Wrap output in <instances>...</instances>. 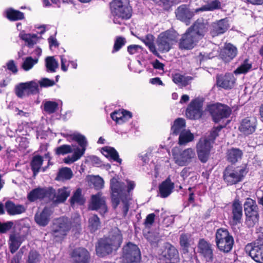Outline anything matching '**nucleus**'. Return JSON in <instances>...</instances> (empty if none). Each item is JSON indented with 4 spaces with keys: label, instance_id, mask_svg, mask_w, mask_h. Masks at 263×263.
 I'll return each instance as SVG.
<instances>
[{
    "label": "nucleus",
    "instance_id": "f257e3e1",
    "mask_svg": "<svg viewBox=\"0 0 263 263\" xmlns=\"http://www.w3.org/2000/svg\"><path fill=\"white\" fill-rule=\"evenodd\" d=\"M215 243L220 252L228 253L232 249L234 239L227 229L219 228L215 234Z\"/></svg>",
    "mask_w": 263,
    "mask_h": 263
},
{
    "label": "nucleus",
    "instance_id": "f03ea898",
    "mask_svg": "<svg viewBox=\"0 0 263 263\" xmlns=\"http://www.w3.org/2000/svg\"><path fill=\"white\" fill-rule=\"evenodd\" d=\"M178 36V33L173 29L161 32L157 40L159 50L162 52L169 51L177 43Z\"/></svg>",
    "mask_w": 263,
    "mask_h": 263
},
{
    "label": "nucleus",
    "instance_id": "7ed1b4c3",
    "mask_svg": "<svg viewBox=\"0 0 263 263\" xmlns=\"http://www.w3.org/2000/svg\"><path fill=\"white\" fill-rule=\"evenodd\" d=\"M126 185L123 182L120 181L115 177L110 180L111 198L113 208L116 209L120 200L125 198L127 196Z\"/></svg>",
    "mask_w": 263,
    "mask_h": 263
},
{
    "label": "nucleus",
    "instance_id": "20e7f679",
    "mask_svg": "<svg viewBox=\"0 0 263 263\" xmlns=\"http://www.w3.org/2000/svg\"><path fill=\"white\" fill-rule=\"evenodd\" d=\"M247 173V171L243 167L229 165L223 172V178L227 185H232L241 182Z\"/></svg>",
    "mask_w": 263,
    "mask_h": 263
},
{
    "label": "nucleus",
    "instance_id": "39448f33",
    "mask_svg": "<svg viewBox=\"0 0 263 263\" xmlns=\"http://www.w3.org/2000/svg\"><path fill=\"white\" fill-rule=\"evenodd\" d=\"M246 217V224L248 228H253L258 222V208L255 200L248 198L243 204Z\"/></svg>",
    "mask_w": 263,
    "mask_h": 263
},
{
    "label": "nucleus",
    "instance_id": "423d86ee",
    "mask_svg": "<svg viewBox=\"0 0 263 263\" xmlns=\"http://www.w3.org/2000/svg\"><path fill=\"white\" fill-rule=\"evenodd\" d=\"M172 155L175 162L179 166L188 165L196 159V153L192 148H187L180 151L175 147L172 149Z\"/></svg>",
    "mask_w": 263,
    "mask_h": 263
},
{
    "label": "nucleus",
    "instance_id": "0eeeda50",
    "mask_svg": "<svg viewBox=\"0 0 263 263\" xmlns=\"http://www.w3.org/2000/svg\"><path fill=\"white\" fill-rule=\"evenodd\" d=\"M68 136L71 140L77 141L81 147V149L77 147L76 150L71 156H68L64 158V161L65 163L70 164L78 160L83 156L86 150L87 142L85 136L80 134H73L69 135Z\"/></svg>",
    "mask_w": 263,
    "mask_h": 263
},
{
    "label": "nucleus",
    "instance_id": "6e6552de",
    "mask_svg": "<svg viewBox=\"0 0 263 263\" xmlns=\"http://www.w3.org/2000/svg\"><path fill=\"white\" fill-rule=\"evenodd\" d=\"M70 225L68 218L62 217L58 219L53 224L51 234L56 241L63 239L69 231Z\"/></svg>",
    "mask_w": 263,
    "mask_h": 263
},
{
    "label": "nucleus",
    "instance_id": "1a4fd4ad",
    "mask_svg": "<svg viewBox=\"0 0 263 263\" xmlns=\"http://www.w3.org/2000/svg\"><path fill=\"white\" fill-rule=\"evenodd\" d=\"M122 257L125 263H140V251L137 245L129 242L123 248Z\"/></svg>",
    "mask_w": 263,
    "mask_h": 263
},
{
    "label": "nucleus",
    "instance_id": "9d476101",
    "mask_svg": "<svg viewBox=\"0 0 263 263\" xmlns=\"http://www.w3.org/2000/svg\"><path fill=\"white\" fill-rule=\"evenodd\" d=\"M112 15L117 16H132V8L128 0H114L110 4Z\"/></svg>",
    "mask_w": 263,
    "mask_h": 263
},
{
    "label": "nucleus",
    "instance_id": "9b49d317",
    "mask_svg": "<svg viewBox=\"0 0 263 263\" xmlns=\"http://www.w3.org/2000/svg\"><path fill=\"white\" fill-rule=\"evenodd\" d=\"M209 111L214 122L218 123L222 119L229 117L232 113V109L226 104L216 103L210 107Z\"/></svg>",
    "mask_w": 263,
    "mask_h": 263
},
{
    "label": "nucleus",
    "instance_id": "f8f14e48",
    "mask_svg": "<svg viewBox=\"0 0 263 263\" xmlns=\"http://www.w3.org/2000/svg\"><path fill=\"white\" fill-rule=\"evenodd\" d=\"M212 147L211 142L206 139H200L197 143V154L199 160L202 163H206L209 160Z\"/></svg>",
    "mask_w": 263,
    "mask_h": 263
},
{
    "label": "nucleus",
    "instance_id": "ddd939ff",
    "mask_svg": "<svg viewBox=\"0 0 263 263\" xmlns=\"http://www.w3.org/2000/svg\"><path fill=\"white\" fill-rule=\"evenodd\" d=\"M55 190L52 187H38L31 191L28 195V199L30 201H34L38 199L48 198L49 200L55 198Z\"/></svg>",
    "mask_w": 263,
    "mask_h": 263
},
{
    "label": "nucleus",
    "instance_id": "4468645a",
    "mask_svg": "<svg viewBox=\"0 0 263 263\" xmlns=\"http://www.w3.org/2000/svg\"><path fill=\"white\" fill-rule=\"evenodd\" d=\"M39 92V85L35 81L21 83L17 85L18 97L23 98L30 95L37 93Z\"/></svg>",
    "mask_w": 263,
    "mask_h": 263
},
{
    "label": "nucleus",
    "instance_id": "2eb2a0df",
    "mask_svg": "<svg viewBox=\"0 0 263 263\" xmlns=\"http://www.w3.org/2000/svg\"><path fill=\"white\" fill-rule=\"evenodd\" d=\"M200 40L188 29L182 35L179 41V48L181 49H192Z\"/></svg>",
    "mask_w": 263,
    "mask_h": 263
},
{
    "label": "nucleus",
    "instance_id": "dca6fc26",
    "mask_svg": "<svg viewBox=\"0 0 263 263\" xmlns=\"http://www.w3.org/2000/svg\"><path fill=\"white\" fill-rule=\"evenodd\" d=\"M198 252L206 262L213 260L214 254L212 245L204 239H200L198 243Z\"/></svg>",
    "mask_w": 263,
    "mask_h": 263
},
{
    "label": "nucleus",
    "instance_id": "f3484780",
    "mask_svg": "<svg viewBox=\"0 0 263 263\" xmlns=\"http://www.w3.org/2000/svg\"><path fill=\"white\" fill-rule=\"evenodd\" d=\"M245 251L256 262L263 263V248L251 242L246 246Z\"/></svg>",
    "mask_w": 263,
    "mask_h": 263
},
{
    "label": "nucleus",
    "instance_id": "a211bd4d",
    "mask_svg": "<svg viewBox=\"0 0 263 263\" xmlns=\"http://www.w3.org/2000/svg\"><path fill=\"white\" fill-rule=\"evenodd\" d=\"M118 250L117 248L112 246L110 243L105 237L101 239L98 245L96 246L97 254L100 257H103L111 253L114 251Z\"/></svg>",
    "mask_w": 263,
    "mask_h": 263
},
{
    "label": "nucleus",
    "instance_id": "6ab92c4d",
    "mask_svg": "<svg viewBox=\"0 0 263 263\" xmlns=\"http://www.w3.org/2000/svg\"><path fill=\"white\" fill-rule=\"evenodd\" d=\"M202 115V103L197 100L192 101L186 109V116L190 119H197Z\"/></svg>",
    "mask_w": 263,
    "mask_h": 263
},
{
    "label": "nucleus",
    "instance_id": "aec40b11",
    "mask_svg": "<svg viewBox=\"0 0 263 263\" xmlns=\"http://www.w3.org/2000/svg\"><path fill=\"white\" fill-rule=\"evenodd\" d=\"M236 79L233 73H228L224 75H217L216 83L218 87L225 89H231L234 85Z\"/></svg>",
    "mask_w": 263,
    "mask_h": 263
},
{
    "label": "nucleus",
    "instance_id": "412c9836",
    "mask_svg": "<svg viewBox=\"0 0 263 263\" xmlns=\"http://www.w3.org/2000/svg\"><path fill=\"white\" fill-rule=\"evenodd\" d=\"M242 206L240 201L235 198L231 205V218L233 224L236 225L241 222L242 217Z\"/></svg>",
    "mask_w": 263,
    "mask_h": 263
},
{
    "label": "nucleus",
    "instance_id": "4be33fe9",
    "mask_svg": "<svg viewBox=\"0 0 263 263\" xmlns=\"http://www.w3.org/2000/svg\"><path fill=\"white\" fill-rule=\"evenodd\" d=\"M256 127V119L254 117H247L241 121L239 130L244 135H249L255 132Z\"/></svg>",
    "mask_w": 263,
    "mask_h": 263
},
{
    "label": "nucleus",
    "instance_id": "5701e85b",
    "mask_svg": "<svg viewBox=\"0 0 263 263\" xmlns=\"http://www.w3.org/2000/svg\"><path fill=\"white\" fill-rule=\"evenodd\" d=\"M187 29L199 40H201L208 30L207 24L204 22L202 19L199 18Z\"/></svg>",
    "mask_w": 263,
    "mask_h": 263
},
{
    "label": "nucleus",
    "instance_id": "b1692460",
    "mask_svg": "<svg viewBox=\"0 0 263 263\" xmlns=\"http://www.w3.org/2000/svg\"><path fill=\"white\" fill-rule=\"evenodd\" d=\"M71 257L76 263H88L90 254L85 248H79L73 250Z\"/></svg>",
    "mask_w": 263,
    "mask_h": 263
},
{
    "label": "nucleus",
    "instance_id": "393cba45",
    "mask_svg": "<svg viewBox=\"0 0 263 263\" xmlns=\"http://www.w3.org/2000/svg\"><path fill=\"white\" fill-rule=\"evenodd\" d=\"M237 49L231 43H226L223 49L221 50L219 56L226 62H228L236 57Z\"/></svg>",
    "mask_w": 263,
    "mask_h": 263
},
{
    "label": "nucleus",
    "instance_id": "a878e982",
    "mask_svg": "<svg viewBox=\"0 0 263 263\" xmlns=\"http://www.w3.org/2000/svg\"><path fill=\"white\" fill-rule=\"evenodd\" d=\"M114 248L118 249L120 247L123 241V236L121 231L117 227L112 228L109 232L108 237H105Z\"/></svg>",
    "mask_w": 263,
    "mask_h": 263
},
{
    "label": "nucleus",
    "instance_id": "bb28decb",
    "mask_svg": "<svg viewBox=\"0 0 263 263\" xmlns=\"http://www.w3.org/2000/svg\"><path fill=\"white\" fill-rule=\"evenodd\" d=\"M174 183L171 181L170 177L163 181L159 185V194L161 197L166 198L173 192Z\"/></svg>",
    "mask_w": 263,
    "mask_h": 263
},
{
    "label": "nucleus",
    "instance_id": "cd10ccee",
    "mask_svg": "<svg viewBox=\"0 0 263 263\" xmlns=\"http://www.w3.org/2000/svg\"><path fill=\"white\" fill-rule=\"evenodd\" d=\"M212 27L213 30L211 31V34L212 36H214L225 32L228 29L229 25L227 18H224L214 23Z\"/></svg>",
    "mask_w": 263,
    "mask_h": 263
},
{
    "label": "nucleus",
    "instance_id": "c85d7f7f",
    "mask_svg": "<svg viewBox=\"0 0 263 263\" xmlns=\"http://www.w3.org/2000/svg\"><path fill=\"white\" fill-rule=\"evenodd\" d=\"M99 209H102L104 212L107 211L105 198L102 196L101 193L91 196V209L97 210Z\"/></svg>",
    "mask_w": 263,
    "mask_h": 263
},
{
    "label": "nucleus",
    "instance_id": "c756f323",
    "mask_svg": "<svg viewBox=\"0 0 263 263\" xmlns=\"http://www.w3.org/2000/svg\"><path fill=\"white\" fill-rule=\"evenodd\" d=\"M193 243V239L191 234L182 233L180 235L179 244L181 248V252L183 254L189 253V248Z\"/></svg>",
    "mask_w": 263,
    "mask_h": 263
},
{
    "label": "nucleus",
    "instance_id": "7c9ffc66",
    "mask_svg": "<svg viewBox=\"0 0 263 263\" xmlns=\"http://www.w3.org/2000/svg\"><path fill=\"white\" fill-rule=\"evenodd\" d=\"M178 255V251L177 249L169 242H165L163 244V250L160 255L168 260L175 258Z\"/></svg>",
    "mask_w": 263,
    "mask_h": 263
},
{
    "label": "nucleus",
    "instance_id": "2f4dec72",
    "mask_svg": "<svg viewBox=\"0 0 263 263\" xmlns=\"http://www.w3.org/2000/svg\"><path fill=\"white\" fill-rule=\"evenodd\" d=\"M50 210L48 208H45L42 212L36 213L34 216L35 222L41 226H46L50 220Z\"/></svg>",
    "mask_w": 263,
    "mask_h": 263
},
{
    "label": "nucleus",
    "instance_id": "473e14b6",
    "mask_svg": "<svg viewBox=\"0 0 263 263\" xmlns=\"http://www.w3.org/2000/svg\"><path fill=\"white\" fill-rule=\"evenodd\" d=\"M185 121L182 118H178L174 122L173 125L172 126L171 129L172 134L174 135H180L183 132L186 130Z\"/></svg>",
    "mask_w": 263,
    "mask_h": 263
},
{
    "label": "nucleus",
    "instance_id": "72a5a7b5",
    "mask_svg": "<svg viewBox=\"0 0 263 263\" xmlns=\"http://www.w3.org/2000/svg\"><path fill=\"white\" fill-rule=\"evenodd\" d=\"M242 155V152L239 148H232L228 150L227 157L228 160L235 163L241 159Z\"/></svg>",
    "mask_w": 263,
    "mask_h": 263
},
{
    "label": "nucleus",
    "instance_id": "f704fd0d",
    "mask_svg": "<svg viewBox=\"0 0 263 263\" xmlns=\"http://www.w3.org/2000/svg\"><path fill=\"white\" fill-rule=\"evenodd\" d=\"M70 193V191L68 188L63 187L60 189L57 193L55 191V198L53 199H50V200L58 203L63 202L69 196Z\"/></svg>",
    "mask_w": 263,
    "mask_h": 263
},
{
    "label": "nucleus",
    "instance_id": "c9c22d12",
    "mask_svg": "<svg viewBox=\"0 0 263 263\" xmlns=\"http://www.w3.org/2000/svg\"><path fill=\"white\" fill-rule=\"evenodd\" d=\"M193 78L190 76L185 77L179 73H176L173 76V82L181 86H186L192 80Z\"/></svg>",
    "mask_w": 263,
    "mask_h": 263
},
{
    "label": "nucleus",
    "instance_id": "e433bc0d",
    "mask_svg": "<svg viewBox=\"0 0 263 263\" xmlns=\"http://www.w3.org/2000/svg\"><path fill=\"white\" fill-rule=\"evenodd\" d=\"M194 139L193 134L191 133L190 130H186L179 135L178 143L180 145H185L187 143L193 141Z\"/></svg>",
    "mask_w": 263,
    "mask_h": 263
},
{
    "label": "nucleus",
    "instance_id": "4c0bfd02",
    "mask_svg": "<svg viewBox=\"0 0 263 263\" xmlns=\"http://www.w3.org/2000/svg\"><path fill=\"white\" fill-rule=\"evenodd\" d=\"M102 149L106 153L104 154L106 157H109L114 161L121 163L122 159L119 158L118 153L114 148L105 147Z\"/></svg>",
    "mask_w": 263,
    "mask_h": 263
},
{
    "label": "nucleus",
    "instance_id": "58836bf2",
    "mask_svg": "<svg viewBox=\"0 0 263 263\" xmlns=\"http://www.w3.org/2000/svg\"><path fill=\"white\" fill-rule=\"evenodd\" d=\"M101 227L99 218L97 215H93L88 219V228L91 232H95Z\"/></svg>",
    "mask_w": 263,
    "mask_h": 263
},
{
    "label": "nucleus",
    "instance_id": "ea45409f",
    "mask_svg": "<svg viewBox=\"0 0 263 263\" xmlns=\"http://www.w3.org/2000/svg\"><path fill=\"white\" fill-rule=\"evenodd\" d=\"M43 162V159L42 157L41 156L36 155L33 157L31 162V166L34 175H36V174L39 172Z\"/></svg>",
    "mask_w": 263,
    "mask_h": 263
},
{
    "label": "nucleus",
    "instance_id": "a19ab883",
    "mask_svg": "<svg viewBox=\"0 0 263 263\" xmlns=\"http://www.w3.org/2000/svg\"><path fill=\"white\" fill-rule=\"evenodd\" d=\"M47 71L50 72H54L59 67L58 61L53 57H48L45 59Z\"/></svg>",
    "mask_w": 263,
    "mask_h": 263
},
{
    "label": "nucleus",
    "instance_id": "79ce46f5",
    "mask_svg": "<svg viewBox=\"0 0 263 263\" xmlns=\"http://www.w3.org/2000/svg\"><path fill=\"white\" fill-rule=\"evenodd\" d=\"M141 40L149 48L150 51L154 54L157 53V51L154 44V37L152 34H148L144 38L141 39Z\"/></svg>",
    "mask_w": 263,
    "mask_h": 263
},
{
    "label": "nucleus",
    "instance_id": "37998d69",
    "mask_svg": "<svg viewBox=\"0 0 263 263\" xmlns=\"http://www.w3.org/2000/svg\"><path fill=\"white\" fill-rule=\"evenodd\" d=\"M76 145H62L55 149V154L58 155H65L74 152L76 150Z\"/></svg>",
    "mask_w": 263,
    "mask_h": 263
},
{
    "label": "nucleus",
    "instance_id": "c03bdc74",
    "mask_svg": "<svg viewBox=\"0 0 263 263\" xmlns=\"http://www.w3.org/2000/svg\"><path fill=\"white\" fill-rule=\"evenodd\" d=\"M176 16H191L195 15L185 5L179 6L175 11Z\"/></svg>",
    "mask_w": 263,
    "mask_h": 263
},
{
    "label": "nucleus",
    "instance_id": "a18cd8bd",
    "mask_svg": "<svg viewBox=\"0 0 263 263\" xmlns=\"http://www.w3.org/2000/svg\"><path fill=\"white\" fill-rule=\"evenodd\" d=\"M73 176L71 170L68 167H64L60 170L57 179L59 180H69Z\"/></svg>",
    "mask_w": 263,
    "mask_h": 263
},
{
    "label": "nucleus",
    "instance_id": "49530a36",
    "mask_svg": "<svg viewBox=\"0 0 263 263\" xmlns=\"http://www.w3.org/2000/svg\"><path fill=\"white\" fill-rule=\"evenodd\" d=\"M220 6V2L218 0H214L207 5L195 10V12L211 11L218 9Z\"/></svg>",
    "mask_w": 263,
    "mask_h": 263
},
{
    "label": "nucleus",
    "instance_id": "de8ad7c7",
    "mask_svg": "<svg viewBox=\"0 0 263 263\" xmlns=\"http://www.w3.org/2000/svg\"><path fill=\"white\" fill-rule=\"evenodd\" d=\"M58 109V103L54 101H47L44 104V111L49 114L55 112Z\"/></svg>",
    "mask_w": 263,
    "mask_h": 263
},
{
    "label": "nucleus",
    "instance_id": "09e8293b",
    "mask_svg": "<svg viewBox=\"0 0 263 263\" xmlns=\"http://www.w3.org/2000/svg\"><path fill=\"white\" fill-rule=\"evenodd\" d=\"M68 221L70 225L69 230L71 228H76L77 230L81 229V218L79 214H73L70 219L68 218Z\"/></svg>",
    "mask_w": 263,
    "mask_h": 263
},
{
    "label": "nucleus",
    "instance_id": "8fccbe9b",
    "mask_svg": "<svg viewBox=\"0 0 263 263\" xmlns=\"http://www.w3.org/2000/svg\"><path fill=\"white\" fill-rule=\"evenodd\" d=\"M38 62L37 59H33L31 57H28L25 58L21 67L25 71H28L31 69L34 65Z\"/></svg>",
    "mask_w": 263,
    "mask_h": 263
},
{
    "label": "nucleus",
    "instance_id": "3c124183",
    "mask_svg": "<svg viewBox=\"0 0 263 263\" xmlns=\"http://www.w3.org/2000/svg\"><path fill=\"white\" fill-rule=\"evenodd\" d=\"M19 36L20 38L27 43V45L30 47L33 46L36 43L37 38L36 35L33 34L31 35L30 34H23L21 33Z\"/></svg>",
    "mask_w": 263,
    "mask_h": 263
},
{
    "label": "nucleus",
    "instance_id": "603ef678",
    "mask_svg": "<svg viewBox=\"0 0 263 263\" xmlns=\"http://www.w3.org/2000/svg\"><path fill=\"white\" fill-rule=\"evenodd\" d=\"M224 127V126L218 125L217 126H214L211 130L210 131V134L208 137L206 139L210 142L211 144L214 142V141L216 137L218 136L219 132Z\"/></svg>",
    "mask_w": 263,
    "mask_h": 263
},
{
    "label": "nucleus",
    "instance_id": "864d4df0",
    "mask_svg": "<svg viewBox=\"0 0 263 263\" xmlns=\"http://www.w3.org/2000/svg\"><path fill=\"white\" fill-rule=\"evenodd\" d=\"M81 192V190L80 188L78 189L76 191L74 194L70 199V202L71 204H73L75 203H77L80 204H82L84 203V200L82 196Z\"/></svg>",
    "mask_w": 263,
    "mask_h": 263
},
{
    "label": "nucleus",
    "instance_id": "5fc2aeb1",
    "mask_svg": "<svg viewBox=\"0 0 263 263\" xmlns=\"http://www.w3.org/2000/svg\"><path fill=\"white\" fill-rule=\"evenodd\" d=\"M126 39L122 36H117L115 41L112 53L119 51L126 43Z\"/></svg>",
    "mask_w": 263,
    "mask_h": 263
},
{
    "label": "nucleus",
    "instance_id": "6e6d98bb",
    "mask_svg": "<svg viewBox=\"0 0 263 263\" xmlns=\"http://www.w3.org/2000/svg\"><path fill=\"white\" fill-rule=\"evenodd\" d=\"M251 67V64L248 63V60H246L244 63L234 71V73L236 74L246 73L248 71Z\"/></svg>",
    "mask_w": 263,
    "mask_h": 263
},
{
    "label": "nucleus",
    "instance_id": "4d7b16f0",
    "mask_svg": "<svg viewBox=\"0 0 263 263\" xmlns=\"http://www.w3.org/2000/svg\"><path fill=\"white\" fill-rule=\"evenodd\" d=\"M5 208L9 215L16 214V205L11 201L9 200L5 203Z\"/></svg>",
    "mask_w": 263,
    "mask_h": 263
},
{
    "label": "nucleus",
    "instance_id": "13d9d810",
    "mask_svg": "<svg viewBox=\"0 0 263 263\" xmlns=\"http://www.w3.org/2000/svg\"><path fill=\"white\" fill-rule=\"evenodd\" d=\"M40 261V255L35 251L30 252L27 263H39Z\"/></svg>",
    "mask_w": 263,
    "mask_h": 263
},
{
    "label": "nucleus",
    "instance_id": "bf43d9fd",
    "mask_svg": "<svg viewBox=\"0 0 263 263\" xmlns=\"http://www.w3.org/2000/svg\"><path fill=\"white\" fill-rule=\"evenodd\" d=\"M90 182L97 190L101 189L104 186V181L102 178L99 176L91 178Z\"/></svg>",
    "mask_w": 263,
    "mask_h": 263
},
{
    "label": "nucleus",
    "instance_id": "052dcab7",
    "mask_svg": "<svg viewBox=\"0 0 263 263\" xmlns=\"http://www.w3.org/2000/svg\"><path fill=\"white\" fill-rule=\"evenodd\" d=\"M9 249L12 253L16 251V235L11 234L9 237Z\"/></svg>",
    "mask_w": 263,
    "mask_h": 263
},
{
    "label": "nucleus",
    "instance_id": "680f3d73",
    "mask_svg": "<svg viewBox=\"0 0 263 263\" xmlns=\"http://www.w3.org/2000/svg\"><path fill=\"white\" fill-rule=\"evenodd\" d=\"M13 226L12 221H7L2 223L0 222V233H5L11 229Z\"/></svg>",
    "mask_w": 263,
    "mask_h": 263
},
{
    "label": "nucleus",
    "instance_id": "e2e57ef3",
    "mask_svg": "<svg viewBox=\"0 0 263 263\" xmlns=\"http://www.w3.org/2000/svg\"><path fill=\"white\" fill-rule=\"evenodd\" d=\"M123 117H121V118H119V122H116L117 123H123L132 117V114L130 111L127 110H123Z\"/></svg>",
    "mask_w": 263,
    "mask_h": 263
},
{
    "label": "nucleus",
    "instance_id": "0e129e2a",
    "mask_svg": "<svg viewBox=\"0 0 263 263\" xmlns=\"http://www.w3.org/2000/svg\"><path fill=\"white\" fill-rule=\"evenodd\" d=\"M39 84L41 87H49L54 85L55 83L53 80L48 78H43L39 81Z\"/></svg>",
    "mask_w": 263,
    "mask_h": 263
},
{
    "label": "nucleus",
    "instance_id": "69168bd1",
    "mask_svg": "<svg viewBox=\"0 0 263 263\" xmlns=\"http://www.w3.org/2000/svg\"><path fill=\"white\" fill-rule=\"evenodd\" d=\"M159 5L166 10H168L173 5V1L172 0H159Z\"/></svg>",
    "mask_w": 263,
    "mask_h": 263
},
{
    "label": "nucleus",
    "instance_id": "338daca9",
    "mask_svg": "<svg viewBox=\"0 0 263 263\" xmlns=\"http://www.w3.org/2000/svg\"><path fill=\"white\" fill-rule=\"evenodd\" d=\"M155 215L154 213L149 214L147 216L144 221L146 226H151L154 222Z\"/></svg>",
    "mask_w": 263,
    "mask_h": 263
},
{
    "label": "nucleus",
    "instance_id": "774afa93",
    "mask_svg": "<svg viewBox=\"0 0 263 263\" xmlns=\"http://www.w3.org/2000/svg\"><path fill=\"white\" fill-rule=\"evenodd\" d=\"M252 242L263 248V232L259 233L257 239Z\"/></svg>",
    "mask_w": 263,
    "mask_h": 263
}]
</instances>
